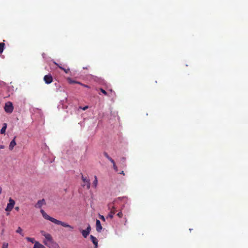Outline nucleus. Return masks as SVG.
Returning <instances> with one entry per match:
<instances>
[{
	"mask_svg": "<svg viewBox=\"0 0 248 248\" xmlns=\"http://www.w3.org/2000/svg\"><path fill=\"white\" fill-rule=\"evenodd\" d=\"M16 232L19 233L20 235H21L22 236H24V233H23V230L22 228L20 227H18L16 231Z\"/></svg>",
	"mask_w": 248,
	"mask_h": 248,
	"instance_id": "dca6fc26",
	"label": "nucleus"
},
{
	"mask_svg": "<svg viewBox=\"0 0 248 248\" xmlns=\"http://www.w3.org/2000/svg\"><path fill=\"white\" fill-rule=\"evenodd\" d=\"M67 80L68 81V83H70V84H74V83H76V81H75V80H72L71 78H67Z\"/></svg>",
	"mask_w": 248,
	"mask_h": 248,
	"instance_id": "6ab92c4d",
	"label": "nucleus"
},
{
	"mask_svg": "<svg viewBox=\"0 0 248 248\" xmlns=\"http://www.w3.org/2000/svg\"><path fill=\"white\" fill-rule=\"evenodd\" d=\"M112 164H113V168L114 169L116 170V171H117L118 170V168H117V166L115 164V163L114 162V160H113V162H111Z\"/></svg>",
	"mask_w": 248,
	"mask_h": 248,
	"instance_id": "b1692460",
	"label": "nucleus"
},
{
	"mask_svg": "<svg viewBox=\"0 0 248 248\" xmlns=\"http://www.w3.org/2000/svg\"><path fill=\"white\" fill-rule=\"evenodd\" d=\"M6 127H7V124H6L4 123L3 124V127H2V128L0 130V133L1 134H5V131L6 129Z\"/></svg>",
	"mask_w": 248,
	"mask_h": 248,
	"instance_id": "4468645a",
	"label": "nucleus"
},
{
	"mask_svg": "<svg viewBox=\"0 0 248 248\" xmlns=\"http://www.w3.org/2000/svg\"><path fill=\"white\" fill-rule=\"evenodd\" d=\"M116 209L114 206H112V208L110 209V211L109 213L108 214L107 218L109 217L110 218H112L113 217L114 215L116 213Z\"/></svg>",
	"mask_w": 248,
	"mask_h": 248,
	"instance_id": "1a4fd4ad",
	"label": "nucleus"
},
{
	"mask_svg": "<svg viewBox=\"0 0 248 248\" xmlns=\"http://www.w3.org/2000/svg\"><path fill=\"white\" fill-rule=\"evenodd\" d=\"M99 217L100 219H101L102 221H105V217L102 216V215H99Z\"/></svg>",
	"mask_w": 248,
	"mask_h": 248,
	"instance_id": "a878e982",
	"label": "nucleus"
},
{
	"mask_svg": "<svg viewBox=\"0 0 248 248\" xmlns=\"http://www.w3.org/2000/svg\"><path fill=\"white\" fill-rule=\"evenodd\" d=\"M88 108V107L87 106H85V107H84V108H82V109L83 110H86Z\"/></svg>",
	"mask_w": 248,
	"mask_h": 248,
	"instance_id": "c85d7f7f",
	"label": "nucleus"
},
{
	"mask_svg": "<svg viewBox=\"0 0 248 248\" xmlns=\"http://www.w3.org/2000/svg\"><path fill=\"white\" fill-rule=\"evenodd\" d=\"M8 243H7L6 242H4L2 244L1 248H8Z\"/></svg>",
	"mask_w": 248,
	"mask_h": 248,
	"instance_id": "5701e85b",
	"label": "nucleus"
},
{
	"mask_svg": "<svg viewBox=\"0 0 248 248\" xmlns=\"http://www.w3.org/2000/svg\"><path fill=\"white\" fill-rule=\"evenodd\" d=\"M81 178L83 183V184H82V186H86L87 189H89L90 188V180L88 179L87 177H84L82 174H81Z\"/></svg>",
	"mask_w": 248,
	"mask_h": 248,
	"instance_id": "20e7f679",
	"label": "nucleus"
},
{
	"mask_svg": "<svg viewBox=\"0 0 248 248\" xmlns=\"http://www.w3.org/2000/svg\"><path fill=\"white\" fill-rule=\"evenodd\" d=\"M117 216L119 217V218H122L123 216V214L122 213V212H119L117 214Z\"/></svg>",
	"mask_w": 248,
	"mask_h": 248,
	"instance_id": "393cba45",
	"label": "nucleus"
},
{
	"mask_svg": "<svg viewBox=\"0 0 248 248\" xmlns=\"http://www.w3.org/2000/svg\"><path fill=\"white\" fill-rule=\"evenodd\" d=\"M16 137L11 141L9 145V149L12 150L13 149L14 146L16 145V142L15 141Z\"/></svg>",
	"mask_w": 248,
	"mask_h": 248,
	"instance_id": "f8f14e48",
	"label": "nucleus"
},
{
	"mask_svg": "<svg viewBox=\"0 0 248 248\" xmlns=\"http://www.w3.org/2000/svg\"><path fill=\"white\" fill-rule=\"evenodd\" d=\"M46 202L44 199L39 200L35 205V207L37 208H41L44 205H46Z\"/></svg>",
	"mask_w": 248,
	"mask_h": 248,
	"instance_id": "6e6552de",
	"label": "nucleus"
},
{
	"mask_svg": "<svg viewBox=\"0 0 248 248\" xmlns=\"http://www.w3.org/2000/svg\"><path fill=\"white\" fill-rule=\"evenodd\" d=\"M91 231V226H90V225L89 224H88V227H87V228H86V230H80V231L81 232L84 238H86L88 236V235L90 233Z\"/></svg>",
	"mask_w": 248,
	"mask_h": 248,
	"instance_id": "423d86ee",
	"label": "nucleus"
},
{
	"mask_svg": "<svg viewBox=\"0 0 248 248\" xmlns=\"http://www.w3.org/2000/svg\"><path fill=\"white\" fill-rule=\"evenodd\" d=\"M26 239L28 241L31 242L32 243L35 244V242H36L33 238H31V237H26Z\"/></svg>",
	"mask_w": 248,
	"mask_h": 248,
	"instance_id": "a211bd4d",
	"label": "nucleus"
},
{
	"mask_svg": "<svg viewBox=\"0 0 248 248\" xmlns=\"http://www.w3.org/2000/svg\"><path fill=\"white\" fill-rule=\"evenodd\" d=\"M5 44L4 43H0V54H1L4 50Z\"/></svg>",
	"mask_w": 248,
	"mask_h": 248,
	"instance_id": "f3484780",
	"label": "nucleus"
},
{
	"mask_svg": "<svg viewBox=\"0 0 248 248\" xmlns=\"http://www.w3.org/2000/svg\"><path fill=\"white\" fill-rule=\"evenodd\" d=\"M82 86H83L84 87L88 88H90L88 85L84 84H82Z\"/></svg>",
	"mask_w": 248,
	"mask_h": 248,
	"instance_id": "bb28decb",
	"label": "nucleus"
},
{
	"mask_svg": "<svg viewBox=\"0 0 248 248\" xmlns=\"http://www.w3.org/2000/svg\"><path fill=\"white\" fill-rule=\"evenodd\" d=\"M62 70L66 74H68L70 72L69 68H65L63 67L62 68Z\"/></svg>",
	"mask_w": 248,
	"mask_h": 248,
	"instance_id": "4be33fe9",
	"label": "nucleus"
},
{
	"mask_svg": "<svg viewBox=\"0 0 248 248\" xmlns=\"http://www.w3.org/2000/svg\"><path fill=\"white\" fill-rule=\"evenodd\" d=\"M120 173L123 174V175H124V171H122Z\"/></svg>",
	"mask_w": 248,
	"mask_h": 248,
	"instance_id": "72a5a7b5",
	"label": "nucleus"
},
{
	"mask_svg": "<svg viewBox=\"0 0 248 248\" xmlns=\"http://www.w3.org/2000/svg\"><path fill=\"white\" fill-rule=\"evenodd\" d=\"M15 204V202L14 200L10 198L9 200V203L7 204L5 210L6 211H11L13 209Z\"/></svg>",
	"mask_w": 248,
	"mask_h": 248,
	"instance_id": "39448f33",
	"label": "nucleus"
},
{
	"mask_svg": "<svg viewBox=\"0 0 248 248\" xmlns=\"http://www.w3.org/2000/svg\"><path fill=\"white\" fill-rule=\"evenodd\" d=\"M44 80L46 84H50L53 81V78L50 74L45 75L44 77Z\"/></svg>",
	"mask_w": 248,
	"mask_h": 248,
	"instance_id": "0eeeda50",
	"label": "nucleus"
},
{
	"mask_svg": "<svg viewBox=\"0 0 248 248\" xmlns=\"http://www.w3.org/2000/svg\"><path fill=\"white\" fill-rule=\"evenodd\" d=\"M40 233L45 237V239L43 240V243L46 247L49 248H61L59 244L53 240L50 234L44 231H41Z\"/></svg>",
	"mask_w": 248,
	"mask_h": 248,
	"instance_id": "f257e3e1",
	"label": "nucleus"
},
{
	"mask_svg": "<svg viewBox=\"0 0 248 248\" xmlns=\"http://www.w3.org/2000/svg\"><path fill=\"white\" fill-rule=\"evenodd\" d=\"M55 64L57 65L58 66V67H59L62 70V68H63V67H62L61 66H60L59 64H58V63L55 62Z\"/></svg>",
	"mask_w": 248,
	"mask_h": 248,
	"instance_id": "cd10ccee",
	"label": "nucleus"
},
{
	"mask_svg": "<svg viewBox=\"0 0 248 248\" xmlns=\"http://www.w3.org/2000/svg\"><path fill=\"white\" fill-rule=\"evenodd\" d=\"M110 92H111V93H112V90H110ZM113 93H114V92H113Z\"/></svg>",
	"mask_w": 248,
	"mask_h": 248,
	"instance_id": "f704fd0d",
	"label": "nucleus"
},
{
	"mask_svg": "<svg viewBox=\"0 0 248 248\" xmlns=\"http://www.w3.org/2000/svg\"><path fill=\"white\" fill-rule=\"evenodd\" d=\"M13 109L14 107L11 102H7L5 103L4 110L6 112L11 113L13 112Z\"/></svg>",
	"mask_w": 248,
	"mask_h": 248,
	"instance_id": "7ed1b4c3",
	"label": "nucleus"
},
{
	"mask_svg": "<svg viewBox=\"0 0 248 248\" xmlns=\"http://www.w3.org/2000/svg\"><path fill=\"white\" fill-rule=\"evenodd\" d=\"M33 248H46L45 247L39 243L38 241L35 242Z\"/></svg>",
	"mask_w": 248,
	"mask_h": 248,
	"instance_id": "ddd939ff",
	"label": "nucleus"
},
{
	"mask_svg": "<svg viewBox=\"0 0 248 248\" xmlns=\"http://www.w3.org/2000/svg\"><path fill=\"white\" fill-rule=\"evenodd\" d=\"M104 156L108 159L111 162H113V159H112V158H111L109 155H108V153L106 152H104L103 153Z\"/></svg>",
	"mask_w": 248,
	"mask_h": 248,
	"instance_id": "2eb2a0df",
	"label": "nucleus"
},
{
	"mask_svg": "<svg viewBox=\"0 0 248 248\" xmlns=\"http://www.w3.org/2000/svg\"><path fill=\"white\" fill-rule=\"evenodd\" d=\"M76 84H79V85H81V86H82V84H83V83H82L81 82H79V81H76Z\"/></svg>",
	"mask_w": 248,
	"mask_h": 248,
	"instance_id": "c756f323",
	"label": "nucleus"
},
{
	"mask_svg": "<svg viewBox=\"0 0 248 248\" xmlns=\"http://www.w3.org/2000/svg\"><path fill=\"white\" fill-rule=\"evenodd\" d=\"M102 229V227L101 226L100 221L99 220L96 219V231L97 232H101Z\"/></svg>",
	"mask_w": 248,
	"mask_h": 248,
	"instance_id": "9d476101",
	"label": "nucleus"
},
{
	"mask_svg": "<svg viewBox=\"0 0 248 248\" xmlns=\"http://www.w3.org/2000/svg\"><path fill=\"white\" fill-rule=\"evenodd\" d=\"M2 192V188H1V187L0 186V194H1Z\"/></svg>",
	"mask_w": 248,
	"mask_h": 248,
	"instance_id": "473e14b6",
	"label": "nucleus"
},
{
	"mask_svg": "<svg viewBox=\"0 0 248 248\" xmlns=\"http://www.w3.org/2000/svg\"><path fill=\"white\" fill-rule=\"evenodd\" d=\"M100 91H101V92L103 93L104 95H108V93L107 92L104 90V89H103L102 88H100L99 89Z\"/></svg>",
	"mask_w": 248,
	"mask_h": 248,
	"instance_id": "412c9836",
	"label": "nucleus"
},
{
	"mask_svg": "<svg viewBox=\"0 0 248 248\" xmlns=\"http://www.w3.org/2000/svg\"><path fill=\"white\" fill-rule=\"evenodd\" d=\"M90 238L92 242L94 245V248H97L98 247V240L97 238L92 235H91Z\"/></svg>",
	"mask_w": 248,
	"mask_h": 248,
	"instance_id": "9b49d317",
	"label": "nucleus"
},
{
	"mask_svg": "<svg viewBox=\"0 0 248 248\" xmlns=\"http://www.w3.org/2000/svg\"><path fill=\"white\" fill-rule=\"evenodd\" d=\"M40 212L42 214V216L43 217L46 219H47V220H48L50 221H51L52 222L57 224V225H62V226L64 227H66V228H69L71 229H73V227L71 226H70V225L64 222H62V221H60V220H57L52 217H51L50 216H49V215H48L45 212L44 210L43 209H41L40 210Z\"/></svg>",
	"mask_w": 248,
	"mask_h": 248,
	"instance_id": "f03ea898",
	"label": "nucleus"
},
{
	"mask_svg": "<svg viewBox=\"0 0 248 248\" xmlns=\"http://www.w3.org/2000/svg\"><path fill=\"white\" fill-rule=\"evenodd\" d=\"M15 209H16V210L18 211V210H19V207H16L15 208Z\"/></svg>",
	"mask_w": 248,
	"mask_h": 248,
	"instance_id": "2f4dec72",
	"label": "nucleus"
},
{
	"mask_svg": "<svg viewBox=\"0 0 248 248\" xmlns=\"http://www.w3.org/2000/svg\"><path fill=\"white\" fill-rule=\"evenodd\" d=\"M93 186L95 187L97 185V178L96 176H94V180L93 183Z\"/></svg>",
	"mask_w": 248,
	"mask_h": 248,
	"instance_id": "aec40b11",
	"label": "nucleus"
},
{
	"mask_svg": "<svg viewBox=\"0 0 248 248\" xmlns=\"http://www.w3.org/2000/svg\"><path fill=\"white\" fill-rule=\"evenodd\" d=\"M4 145H0V149H4Z\"/></svg>",
	"mask_w": 248,
	"mask_h": 248,
	"instance_id": "7c9ffc66",
	"label": "nucleus"
}]
</instances>
